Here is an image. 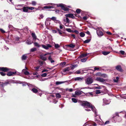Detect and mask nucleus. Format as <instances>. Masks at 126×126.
Instances as JSON below:
<instances>
[{
  "label": "nucleus",
  "mask_w": 126,
  "mask_h": 126,
  "mask_svg": "<svg viewBox=\"0 0 126 126\" xmlns=\"http://www.w3.org/2000/svg\"><path fill=\"white\" fill-rule=\"evenodd\" d=\"M82 105L83 106H86L89 107V108H90L92 111L94 112L95 114V121L97 122V123L99 125L102 124L101 123L100 121H99L98 119L100 118V116L98 114V113L96 112V110L95 108L93 106H92L91 104L89 102L86 101L83 102L82 103Z\"/></svg>",
  "instance_id": "obj_1"
},
{
  "label": "nucleus",
  "mask_w": 126,
  "mask_h": 126,
  "mask_svg": "<svg viewBox=\"0 0 126 126\" xmlns=\"http://www.w3.org/2000/svg\"><path fill=\"white\" fill-rule=\"evenodd\" d=\"M85 84L89 85L92 84L94 81L93 79L91 77H89L87 78L85 80Z\"/></svg>",
  "instance_id": "obj_2"
},
{
  "label": "nucleus",
  "mask_w": 126,
  "mask_h": 126,
  "mask_svg": "<svg viewBox=\"0 0 126 126\" xmlns=\"http://www.w3.org/2000/svg\"><path fill=\"white\" fill-rule=\"evenodd\" d=\"M9 83L8 82H6L5 83L0 82V89L1 90V92H5V91L4 89V86L7 85Z\"/></svg>",
  "instance_id": "obj_3"
},
{
  "label": "nucleus",
  "mask_w": 126,
  "mask_h": 126,
  "mask_svg": "<svg viewBox=\"0 0 126 126\" xmlns=\"http://www.w3.org/2000/svg\"><path fill=\"white\" fill-rule=\"evenodd\" d=\"M95 80L97 81L101 82L103 83H104L105 82L107 81V79H104L100 77L96 78L95 79Z\"/></svg>",
  "instance_id": "obj_4"
},
{
  "label": "nucleus",
  "mask_w": 126,
  "mask_h": 126,
  "mask_svg": "<svg viewBox=\"0 0 126 126\" xmlns=\"http://www.w3.org/2000/svg\"><path fill=\"white\" fill-rule=\"evenodd\" d=\"M51 53L47 52L44 55H42L40 56L41 59L44 61H46L47 59V57L46 56L47 55H51Z\"/></svg>",
  "instance_id": "obj_5"
},
{
  "label": "nucleus",
  "mask_w": 126,
  "mask_h": 126,
  "mask_svg": "<svg viewBox=\"0 0 126 126\" xmlns=\"http://www.w3.org/2000/svg\"><path fill=\"white\" fill-rule=\"evenodd\" d=\"M58 7H61L62 9L64 11H68L69 9L67 7L65 6V5L61 3L57 5Z\"/></svg>",
  "instance_id": "obj_6"
},
{
  "label": "nucleus",
  "mask_w": 126,
  "mask_h": 126,
  "mask_svg": "<svg viewBox=\"0 0 126 126\" xmlns=\"http://www.w3.org/2000/svg\"><path fill=\"white\" fill-rule=\"evenodd\" d=\"M118 113H116L115 116L113 117V119H116V121L119 122L121 120V118L119 116Z\"/></svg>",
  "instance_id": "obj_7"
},
{
  "label": "nucleus",
  "mask_w": 126,
  "mask_h": 126,
  "mask_svg": "<svg viewBox=\"0 0 126 126\" xmlns=\"http://www.w3.org/2000/svg\"><path fill=\"white\" fill-rule=\"evenodd\" d=\"M23 5L19 4L15 5V8L16 9L18 10H20L22 11V9L23 8Z\"/></svg>",
  "instance_id": "obj_8"
},
{
  "label": "nucleus",
  "mask_w": 126,
  "mask_h": 126,
  "mask_svg": "<svg viewBox=\"0 0 126 126\" xmlns=\"http://www.w3.org/2000/svg\"><path fill=\"white\" fill-rule=\"evenodd\" d=\"M103 105L104 106L108 105L109 104L110 102V101L109 100L106 99V98H104L103 99Z\"/></svg>",
  "instance_id": "obj_9"
},
{
  "label": "nucleus",
  "mask_w": 126,
  "mask_h": 126,
  "mask_svg": "<svg viewBox=\"0 0 126 126\" xmlns=\"http://www.w3.org/2000/svg\"><path fill=\"white\" fill-rule=\"evenodd\" d=\"M41 46L43 48L46 49H48L49 48L52 47V46L49 44H48L46 45H42Z\"/></svg>",
  "instance_id": "obj_10"
},
{
  "label": "nucleus",
  "mask_w": 126,
  "mask_h": 126,
  "mask_svg": "<svg viewBox=\"0 0 126 126\" xmlns=\"http://www.w3.org/2000/svg\"><path fill=\"white\" fill-rule=\"evenodd\" d=\"M10 69L7 67H0V71H1L3 72H7L9 71Z\"/></svg>",
  "instance_id": "obj_11"
},
{
  "label": "nucleus",
  "mask_w": 126,
  "mask_h": 126,
  "mask_svg": "<svg viewBox=\"0 0 126 126\" xmlns=\"http://www.w3.org/2000/svg\"><path fill=\"white\" fill-rule=\"evenodd\" d=\"M116 69L118 71L120 72H122V70L121 66L120 65H118L116 67Z\"/></svg>",
  "instance_id": "obj_12"
},
{
  "label": "nucleus",
  "mask_w": 126,
  "mask_h": 126,
  "mask_svg": "<svg viewBox=\"0 0 126 126\" xmlns=\"http://www.w3.org/2000/svg\"><path fill=\"white\" fill-rule=\"evenodd\" d=\"M16 71L15 72H9L7 73V75L8 76H11L14 75L16 74Z\"/></svg>",
  "instance_id": "obj_13"
},
{
  "label": "nucleus",
  "mask_w": 126,
  "mask_h": 126,
  "mask_svg": "<svg viewBox=\"0 0 126 126\" xmlns=\"http://www.w3.org/2000/svg\"><path fill=\"white\" fill-rule=\"evenodd\" d=\"M65 16L66 17H70L72 18H74L75 17L73 14H66L65 15Z\"/></svg>",
  "instance_id": "obj_14"
},
{
  "label": "nucleus",
  "mask_w": 126,
  "mask_h": 126,
  "mask_svg": "<svg viewBox=\"0 0 126 126\" xmlns=\"http://www.w3.org/2000/svg\"><path fill=\"white\" fill-rule=\"evenodd\" d=\"M22 71V73H23L25 75L28 76L30 75V73L29 72L27 71L26 69H23Z\"/></svg>",
  "instance_id": "obj_15"
},
{
  "label": "nucleus",
  "mask_w": 126,
  "mask_h": 126,
  "mask_svg": "<svg viewBox=\"0 0 126 126\" xmlns=\"http://www.w3.org/2000/svg\"><path fill=\"white\" fill-rule=\"evenodd\" d=\"M83 92L80 90L76 91L75 92V94L77 95H79L82 94Z\"/></svg>",
  "instance_id": "obj_16"
},
{
  "label": "nucleus",
  "mask_w": 126,
  "mask_h": 126,
  "mask_svg": "<svg viewBox=\"0 0 126 126\" xmlns=\"http://www.w3.org/2000/svg\"><path fill=\"white\" fill-rule=\"evenodd\" d=\"M84 78L83 77L81 78L80 77H78L74 79V80L75 81H81L84 79Z\"/></svg>",
  "instance_id": "obj_17"
},
{
  "label": "nucleus",
  "mask_w": 126,
  "mask_h": 126,
  "mask_svg": "<svg viewBox=\"0 0 126 126\" xmlns=\"http://www.w3.org/2000/svg\"><path fill=\"white\" fill-rule=\"evenodd\" d=\"M97 35L99 36H101L103 35L102 32L99 30L97 31Z\"/></svg>",
  "instance_id": "obj_18"
},
{
  "label": "nucleus",
  "mask_w": 126,
  "mask_h": 126,
  "mask_svg": "<svg viewBox=\"0 0 126 126\" xmlns=\"http://www.w3.org/2000/svg\"><path fill=\"white\" fill-rule=\"evenodd\" d=\"M38 62L40 65L41 66H42L43 65H46V63L44 61H42L40 60L38 61Z\"/></svg>",
  "instance_id": "obj_19"
},
{
  "label": "nucleus",
  "mask_w": 126,
  "mask_h": 126,
  "mask_svg": "<svg viewBox=\"0 0 126 126\" xmlns=\"http://www.w3.org/2000/svg\"><path fill=\"white\" fill-rule=\"evenodd\" d=\"M29 10V8L28 7H24L23 6V8L22 9V11L25 12H28Z\"/></svg>",
  "instance_id": "obj_20"
},
{
  "label": "nucleus",
  "mask_w": 126,
  "mask_h": 126,
  "mask_svg": "<svg viewBox=\"0 0 126 126\" xmlns=\"http://www.w3.org/2000/svg\"><path fill=\"white\" fill-rule=\"evenodd\" d=\"M31 35L33 38V40L35 41L37 37L35 33L34 32L32 33L31 34Z\"/></svg>",
  "instance_id": "obj_21"
},
{
  "label": "nucleus",
  "mask_w": 126,
  "mask_h": 126,
  "mask_svg": "<svg viewBox=\"0 0 126 126\" xmlns=\"http://www.w3.org/2000/svg\"><path fill=\"white\" fill-rule=\"evenodd\" d=\"M87 123H85L83 126H86V125H87ZM92 126L91 125H89L87 126H98V125H97L96 123L94 122H93L92 124Z\"/></svg>",
  "instance_id": "obj_22"
},
{
  "label": "nucleus",
  "mask_w": 126,
  "mask_h": 126,
  "mask_svg": "<svg viewBox=\"0 0 126 126\" xmlns=\"http://www.w3.org/2000/svg\"><path fill=\"white\" fill-rule=\"evenodd\" d=\"M31 90L33 93H37L38 92V90L34 88H33L32 89H31Z\"/></svg>",
  "instance_id": "obj_23"
},
{
  "label": "nucleus",
  "mask_w": 126,
  "mask_h": 126,
  "mask_svg": "<svg viewBox=\"0 0 126 126\" xmlns=\"http://www.w3.org/2000/svg\"><path fill=\"white\" fill-rule=\"evenodd\" d=\"M66 81H56V85H58L60 84H62L64 83L65 82H66Z\"/></svg>",
  "instance_id": "obj_24"
},
{
  "label": "nucleus",
  "mask_w": 126,
  "mask_h": 126,
  "mask_svg": "<svg viewBox=\"0 0 126 126\" xmlns=\"http://www.w3.org/2000/svg\"><path fill=\"white\" fill-rule=\"evenodd\" d=\"M70 68L69 67H67L65 68L63 70V72H66L70 70Z\"/></svg>",
  "instance_id": "obj_25"
},
{
  "label": "nucleus",
  "mask_w": 126,
  "mask_h": 126,
  "mask_svg": "<svg viewBox=\"0 0 126 126\" xmlns=\"http://www.w3.org/2000/svg\"><path fill=\"white\" fill-rule=\"evenodd\" d=\"M110 51H108V52H106L105 51H103L102 52V54L104 55H106L109 54Z\"/></svg>",
  "instance_id": "obj_26"
},
{
  "label": "nucleus",
  "mask_w": 126,
  "mask_h": 126,
  "mask_svg": "<svg viewBox=\"0 0 126 126\" xmlns=\"http://www.w3.org/2000/svg\"><path fill=\"white\" fill-rule=\"evenodd\" d=\"M48 59L49 61H50V62L51 63H54V61L52 59L51 57V55L49 56L48 57Z\"/></svg>",
  "instance_id": "obj_27"
},
{
  "label": "nucleus",
  "mask_w": 126,
  "mask_h": 126,
  "mask_svg": "<svg viewBox=\"0 0 126 126\" xmlns=\"http://www.w3.org/2000/svg\"><path fill=\"white\" fill-rule=\"evenodd\" d=\"M43 7L44 9H52L54 8V7L53 6H44Z\"/></svg>",
  "instance_id": "obj_28"
},
{
  "label": "nucleus",
  "mask_w": 126,
  "mask_h": 126,
  "mask_svg": "<svg viewBox=\"0 0 126 126\" xmlns=\"http://www.w3.org/2000/svg\"><path fill=\"white\" fill-rule=\"evenodd\" d=\"M8 27L10 29H11V30H15V29H16L15 28H14V27H13V26L12 25H9Z\"/></svg>",
  "instance_id": "obj_29"
},
{
  "label": "nucleus",
  "mask_w": 126,
  "mask_h": 126,
  "mask_svg": "<svg viewBox=\"0 0 126 126\" xmlns=\"http://www.w3.org/2000/svg\"><path fill=\"white\" fill-rule=\"evenodd\" d=\"M26 43L28 45H30L32 43V42H31L29 39H28L26 41Z\"/></svg>",
  "instance_id": "obj_30"
},
{
  "label": "nucleus",
  "mask_w": 126,
  "mask_h": 126,
  "mask_svg": "<svg viewBox=\"0 0 126 126\" xmlns=\"http://www.w3.org/2000/svg\"><path fill=\"white\" fill-rule=\"evenodd\" d=\"M66 46L68 47L71 48H74L75 46V45L72 44H71L70 45H67Z\"/></svg>",
  "instance_id": "obj_31"
},
{
  "label": "nucleus",
  "mask_w": 126,
  "mask_h": 126,
  "mask_svg": "<svg viewBox=\"0 0 126 126\" xmlns=\"http://www.w3.org/2000/svg\"><path fill=\"white\" fill-rule=\"evenodd\" d=\"M120 114H124V117L126 118V113L125 111H121L119 113Z\"/></svg>",
  "instance_id": "obj_32"
},
{
  "label": "nucleus",
  "mask_w": 126,
  "mask_h": 126,
  "mask_svg": "<svg viewBox=\"0 0 126 126\" xmlns=\"http://www.w3.org/2000/svg\"><path fill=\"white\" fill-rule=\"evenodd\" d=\"M41 66L39 65H38L36 67H34V68L37 71H38V69H41V68H40Z\"/></svg>",
  "instance_id": "obj_33"
},
{
  "label": "nucleus",
  "mask_w": 126,
  "mask_h": 126,
  "mask_svg": "<svg viewBox=\"0 0 126 126\" xmlns=\"http://www.w3.org/2000/svg\"><path fill=\"white\" fill-rule=\"evenodd\" d=\"M59 23L60 24L59 27L60 29H62L63 27H64V26L62 25L60 21H59Z\"/></svg>",
  "instance_id": "obj_34"
},
{
  "label": "nucleus",
  "mask_w": 126,
  "mask_h": 126,
  "mask_svg": "<svg viewBox=\"0 0 126 126\" xmlns=\"http://www.w3.org/2000/svg\"><path fill=\"white\" fill-rule=\"evenodd\" d=\"M27 58V56L26 55H23L22 57V59L23 60H25Z\"/></svg>",
  "instance_id": "obj_35"
},
{
  "label": "nucleus",
  "mask_w": 126,
  "mask_h": 126,
  "mask_svg": "<svg viewBox=\"0 0 126 126\" xmlns=\"http://www.w3.org/2000/svg\"><path fill=\"white\" fill-rule=\"evenodd\" d=\"M56 96L57 98H60L61 97V95L59 93H58L56 94Z\"/></svg>",
  "instance_id": "obj_36"
},
{
  "label": "nucleus",
  "mask_w": 126,
  "mask_h": 126,
  "mask_svg": "<svg viewBox=\"0 0 126 126\" xmlns=\"http://www.w3.org/2000/svg\"><path fill=\"white\" fill-rule=\"evenodd\" d=\"M87 59V58L82 59L81 60V61L82 62H84L86 61Z\"/></svg>",
  "instance_id": "obj_37"
},
{
  "label": "nucleus",
  "mask_w": 126,
  "mask_h": 126,
  "mask_svg": "<svg viewBox=\"0 0 126 126\" xmlns=\"http://www.w3.org/2000/svg\"><path fill=\"white\" fill-rule=\"evenodd\" d=\"M37 49L36 48L33 47L31 48L30 50V51L31 52H33L36 51Z\"/></svg>",
  "instance_id": "obj_38"
},
{
  "label": "nucleus",
  "mask_w": 126,
  "mask_h": 126,
  "mask_svg": "<svg viewBox=\"0 0 126 126\" xmlns=\"http://www.w3.org/2000/svg\"><path fill=\"white\" fill-rule=\"evenodd\" d=\"M57 30L58 31V32L59 33V34L62 36V31H61V30L58 28L57 29Z\"/></svg>",
  "instance_id": "obj_39"
},
{
  "label": "nucleus",
  "mask_w": 126,
  "mask_h": 126,
  "mask_svg": "<svg viewBox=\"0 0 126 126\" xmlns=\"http://www.w3.org/2000/svg\"><path fill=\"white\" fill-rule=\"evenodd\" d=\"M72 100V102L74 103H77V99L74 98H71Z\"/></svg>",
  "instance_id": "obj_40"
},
{
  "label": "nucleus",
  "mask_w": 126,
  "mask_h": 126,
  "mask_svg": "<svg viewBox=\"0 0 126 126\" xmlns=\"http://www.w3.org/2000/svg\"><path fill=\"white\" fill-rule=\"evenodd\" d=\"M27 85H28V86L30 87V90L31 89L30 88L31 87L32 88H34V86L32 85L31 84H30L29 83H28L27 84Z\"/></svg>",
  "instance_id": "obj_41"
},
{
  "label": "nucleus",
  "mask_w": 126,
  "mask_h": 126,
  "mask_svg": "<svg viewBox=\"0 0 126 126\" xmlns=\"http://www.w3.org/2000/svg\"><path fill=\"white\" fill-rule=\"evenodd\" d=\"M80 35L81 37H83L85 36V34L83 32H81L80 33Z\"/></svg>",
  "instance_id": "obj_42"
},
{
  "label": "nucleus",
  "mask_w": 126,
  "mask_h": 126,
  "mask_svg": "<svg viewBox=\"0 0 126 126\" xmlns=\"http://www.w3.org/2000/svg\"><path fill=\"white\" fill-rule=\"evenodd\" d=\"M91 40L90 39H88L84 41V42L85 43H89L90 41Z\"/></svg>",
  "instance_id": "obj_43"
},
{
  "label": "nucleus",
  "mask_w": 126,
  "mask_h": 126,
  "mask_svg": "<svg viewBox=\"0 0 126 126\" xmlns=\"http://www.w3.org/2000/svg\"><path fill=\"white\" fill-rule=\"evenodd\" d=\"M34 46H35L37 47H39L40 46L39 44L37 42H34Z\"/></svg>",
  "instance_id": "obj_44"
},
{
  "label": "nucleus",
  "mask_w": 126,
  "mask_h": 126,
  "mask_svg": "<svg viewBox=\"0 0 126 126\" xmlns=\"http://www.w3.org/2000/svg\"><path fill=\"white\" fill-rule=\"evenodd\" d=\"M81 12V10L79 9H77V10H76V12L77 13V14H80Z\"/></svg>",
  "instance_id": "obj_45"
},
{
  "label": "nucleus",
  "mask_w": 126,
  "mask_h": 126,
  "mask_svg": "<svg viewBox=\"0 0 126 126\" xmlns=\"http://www.w3.org/2000/svg\"><path fill=\"white\" fill-rule=\"evenodd\" d=\"M85 110L87 111H89L91 110V109L90 108H89V107H88L87 108L85 107Z\"/></svg>",
  "instance_id": "obj_46"
},
{
  "label": "nucleus",
  "mask_w": 126,
  "mask_h": 126,
  "mask_svg": "<svg viewBox=\"0 0 126 126\" xmlns=\"http://www.w3.org/2000/svg\"><path fill=\"white\" fill-rule=\"evenodd\" d=\"M49 78H44L43 79H40V81H44L47 79Z\"/></svg>",
  "instance_id": "obj_47"
},
{
  "label": "nucleus",
  "mask_w": 126,
  "mask_h": 126,
  "mask_svg": "<svg viewBox=\"0 0 126 126\" xmlns=\"http://www.w3.org/2000/svg\"><path fill=\"white\" fill-rule=\"evenodd\" d=\"M0 75L2 76H4L6 75V74L5 73L3 72H0Z\"/></svg>",
  "instance_id": "obj_48"
},
{
  "label": "nucleus",
  "mask_w": 126,
  "mask_h": 126,
  "mask_svg": "<svg viewBox=\"0 0 126 126\" xmlns=\"http://www.w3.org/2000/svg\"><path fill=\"white\" fill-rule=\"evenodd\" d=\"M77 66L76 65H73L70 66L71 68L72 69H74V68L77 67Z\"/></svg>",
  "instance_id": "obj_49"
},
{
  "label": "nucleus",
  "mask_w": 126,
  "mask_h": 126,
  "mask_svg": "<svg viewBox=\"0 0 126 126\" xmlns=\"http://www.w3.org/2000/svg\"><path fill=\"white\" fill-rule=\"evenodd\" d=\"M56 18L55 17H52L51 18V19L53 21H58V20H56Z\"/></svg>",
  "instance_id": "obj_50"
},
{
  "label": "nucleus",
  "mask_w": 126,
  "mask_h": 126,
  "mask_svg": "<svg viewBox=\"0 0 126 126\" xmlns=\"http://www.w3.org/2000/svg\"><path fill=\"white\" fill-rule=\"evenodd\" d=\"M89 53H86V54H83L81 55V56L82 57H84L86 56L88 54H89Z\"/></svg>",
  "instance_id": "obj_51"
},
{
  "label": "nucleus",
  "mask_w": 126,
  "mask_h": 126,
  "mask_svg": "<svg viewBox=\"0 0 126 126\" xmlns=\"http://www.w3.org/2000/svg\"><path fill=\"white\" fill-rule=\"evenodd\" d=\"M20 38L18 37L17 36L15 37V40L17 41H19Z\"/></svg>",
  "instance_id": "obj_52"
},
{
  "label": "nucleus",
  "mask_w": 126,
  "mask_h": 126,
  "mask_svg": "<svg viewBox=\"0 0 126 126\" xmlns=\"http://www.w3.org/2000/svg\"><path fill=\"white\" fill-rule=\"evenodd\" d=\"M95 93L96 94H98L101 93L100 91L99 90H97L95 91Z\"/></svg>",
  "instance_id": "obj_53"
},
{
  "label": "nucleus",
  "mask_w": 126,
  "mask_h": 126,
  "mask_svg": "<svg viewBox=\"0 0 126 126\" xmlns=\"http://www.w3.org/2000/svg\"><path fill=\"white\" fill-rule=\"evenodd\" d=\"M60 46L58 44H56L55 45V48H58L60 47Z\"/></svg>",
  "instance_id": "obj_54"
},
{
  "label": "nucleus",
  "mask_w": 126,
  "mask_h": 126,
  "mask_svg": "<svg viewBox=\"0 0 126 126\" xmlns=\"http://www.w3.org/2000/svg\"><path fill=\"white\" fill-rule=\"evenodd\" d=\"M47 74L46 73H44L41 75V76L42 77H45L47 76Z\"/></svg>",
  "instance_id": "obj_55"
},
{
  "label": "nucleus",
  "mask_w": 126,
  "mask_h": 126,
  "mask_svg": "<svg viewBox=\"0 0 126 126\" xmlns=\"http://www.w3.org/2000/svg\"><path fill=\"white\" fill-rule=\"evenodd\" d=\"M36 2L35 1H32V4L33 6H35L36 5Z\"/></svg>",
  "instance_id": "obj_56"
},
{
  "label": "nucleus",
  "mask_w": 126,
  "mask_h": 126,
  "mask_svg": "<svg viewBox=\"0 0 126 126\" xmlns=\"http://www.w3.org/2000/svg\"><path fill=\"white\" fill-rule=\"evenodd\" d=\"M66 30L69 32H71V30L70 29L66 28Z\"/></svg>",
  "instance_id": "obj_57"
},
{
  "label": "nucleus",
  "mask_w": 126,
  "mask_h": 126,
  "mask_svg": "<svg viewBox=\"0 0 126 126\" xmlns=\"http://www.w3.org/2000/svg\"><path fill=\"white\" fill-rule=\"evenodd\" d=\"M94 67V71H95L96 70H98L99 69V67H96L95 66H94V67Z\"/></svg>",
  "instance_id": "obj_58"
},
{
  "label": "nucleus",
  "mask_w": 126,
  "mask_h": 126,
  "mask_svg": "<svg viewBox=\"0 0 126 126\" xmlns=\"http://www.w3.org/2000/svg\"><path fill=\"white\" fill-rule=\"evenodd\" d=\"M120 53L122 55L124 54L125 53L124 51L123 50H120Z\"/></svg>",
  "instance_id": "obj_59"
},
{
  "label": "nucleus",
  "mask_w": 126,
  "mask_h": 126,
  "mask_svg": "<svg viewBox=\"0 0 126 126\" xmlns=\"http://www.w3.org/2000/svg\"><path fill=\"white\" fill-rule=\"evenodd\" d=\"M65 21L67 22L68 23H69V19L67 17H66V19L65 20Z\"/></svg>",
  "instance_id": "obj_60"
},
{
  "label": "nucleus",
  "mask_w": 126,
  "mask_h": 126,
  "mask_svg": "<svg viewBox=\"0 0 126 126\" xmlns=\"http://www.w3.org/2000/svg\"><path fill=\"white\" fill-rule=\"evenodd\" d=\"M102 76L105 78H107L108 77V76L107 75L105 74H103L102 75Z\"/></svg>",
  "instance_id": "obj_61"
},
{
  "label": "nucleus",
  "mask_w": 126,
  "mask_h": 126,
  "mask_svg": "<svg viewBox=\"0 0 126 126\" xmlns=\"http://www.w3.org/2000/svg\"><path fill=\"white\" fill-rule=\"evenodd\" d=\"M0 31H1V32L2 33H4L5 32V31L3 30V29H0Z\"/></svg>",
  "instance_id": "obj_62"
},
{
  "label": "nucleus",
  "mask_w": 126,
  "mask_h": 126,
  "mask_svg": "<svg viewBox=\"0 0 126 126\" xmlns=\"http://www.w3.org/2000/svg\"><path fill=\"white\" fill-rule=\"evenodd\" d=\"M45 25H49L50 23L48 21H47L45 22Z\"/></svg>",
  "instance_id": "obj_63"
},
{
  "label": "nucleus",
  "mask_w": 126,
  "mask_h": 126,
  "mask_svg": "<svg viewBox=\"0 0 126 126\" xmlns=\"http://www.w3.org/2000/svg\"><path fill=\"white\" fill-rule=\"evenodd\" d=\"M106 48H107V49H112V48L110 46H108V47H106Z\"/></svg>",
  "instance_id": "obj_64"
}]
</instances>
